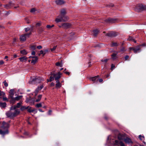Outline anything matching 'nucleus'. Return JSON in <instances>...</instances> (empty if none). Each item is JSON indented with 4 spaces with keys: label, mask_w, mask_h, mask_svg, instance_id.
<instances>
[{
    "label": "nucleus",
    "mask_w": 146,
    "mask_h": 146,
    "mask_svg": "<svg viewBox=\"0 0 146 146\" xmlns=\"http://www.w3.org/2000/svg\"><path fill=\"white\" fill-rule=\"evenodd\" d=\"M139 8L140 9L142 10H146V6L145 5H141L139 6Z\"/></svg>",
    "instance_id": "obj_20"
},
{
    "label": "nucleus",
    "mask_w": 146,
    "mask_h": 146,
    "mask_svg": "<svg viewBox=\"0 0 146 146\" xmlns=\"http://www.w3.org/2000/svg\"><path fill=\"white\" fill-rule=\"evenodd\" d=\"M38 110L40 111V112H43L44 111H42V110L40 109H38Z\"/></svg>",
    "instance_id": "obj_64"
},
{
    "label": "nucleus",
    "mask_w": 146,
    "mask_h": 146,
    "mask_svg": "<svg viewBox=\"0 0 146 146\" xmlns=\"http://www.w3.org/2000/svg\"><path fill=\"white\" fill-rule=\"evenodd\" d=\"M112 58L113 60L117 58V54L113 53L111 55Z\"/></svg>",
    "instance_id": "obj_28"
},
{
    "label": "nucleus",
    "mask_w": 146,
    "mask_h": 146,
    "mask_svg": "<svg viewBox=\"0 0 146 146\" xmlns=\"http://www.w3.org/2000/svg\"><path fill=\"white\" fill-rule=\"evenodd\" d=\"M36 11V9L35 8H33L31 9L30 11L31 13H34Z\"/></svg>",
    "instance_id": "obj_40"
},
{
    "label": "nucleus",
    "mask_w": 146,
    "mask_h": 146,
    "mask_svg": "<svg viewBox=\"0 0 146 146\" xmlns=\"http://www.w3.org/2000/svg\"><path fill=\"white\" fill-rule=\"evenodd\" d=\"M22 102L21 101L19 103L17 104V105H14L11 106L10 108V110H17V108H19L21 106L22 104Z\"/></svg>",
    "instance_id": "obj_9"
},
{
    "label": "nucleus",
    "mask_w": 146,
    "mask_h": 146,
    "mask_svg": "<svg viewBox=\"0 0 146 146\" xmlns=\"http://www.w3.org/2000/svg\"><path fill=\"white\" fill-rule=\"evenodd\" d=\"M5 95V93L3 91H1L0 90V96H4Z\"/></svg>",
    "instance_id": "obj_38"
},
{
    "label": "nucleus",
    "mask_w": 146,
    "mask_h": 146,
    "mask_svg": "<svg viewBox=\"0 0 146 146\" xmlns=\"http://www.w3.org/2000/svg\"><path fill=\"white\" fill-rule=\"evenodd\" d=\"M117 35V33L112 32L107 33L106 35L110 37H114Z\"/></svg>",
    "instance_id": "obj_12"
},
{
    "label": "nucleus",
    "mask_w": 146,
    "mask_h": 146,
    "mask_svg": "<svg viewBox=\"0 0 146 146\" xmlns=\"http://www.w3.org/2000/svg\"><path fill=\"white\" fill-rule=\"evenodd\" d=\"M125 51V48L124 47H122L120 50V51L121 52H124Z\"/></svg>",
    "instance_id": "obj_43"
},
{
    "label": "nucleus",
    "mask_w": 146,
    "mask_h": 146,
    "mask_svg": "<svg viewBox=\"0 0 146 146\" xmlns=\"http://www.w3.org/2000/svg\"><path fill=\"white\" fill-rule=\"evenodd\" d=\"M139 137L140 140L143 141V143L145 145L146 144V143L144 141L145 140V137L143 135H140L139 136Z\"/></svg>",
    "instance_id": "obj_19"
},
{
    "label": "nucleus",
    "mask_w": 146,
    "mask_h": 146,
    "mask_svg": "<svg viewBox=\"0 0 146 146\" xmlns=\"http://www.w3.org/2000/svg\"><path fill=\"white\" fill-rule=\"evenodd\" d=\"M115 67V66L113 64H112L111 66V69H113Z\"/></svg>",
    "instance_id": "obj_59"
},
{
    "label": "nucleus",
    "mask_w": 146,
    "mask_h": 146,
    "mask_svg": "<svg viewBox=\"0 0 146 146\" xmlns=\"http://www.w3.org/2000/svg\"><path fill=\"white\" fill-rule=\"evenodd\" d=\"M125 135L123 134L119 133L118 135L117 138L119 141H121L122 140H124L125 138Z\"/></svg>",
    "instance_id": "obj_10"
},
{
    "label": "nucleus",
    "mask_w": 146,
    "mask_h": 146,
    "mask_svg": "<svg viewBox=\"0 0 146 146\" xmlns=\"http://www.w3.org/2000/svg\"><path fill=\"white\" fill-rule=\"evenodd\" d=\"M71 24L70 23H63L61 25L59 26V27L62 28L64 29H66L70 28L71 27Z\"/></svg>",
    "instance_id": "obj_8"
},
{
    "label": "nucleus",
    "mask_w": 146,
    "mask_h": 146,
    "mask_svg": "<svg viewBox=\"0 0 146 146\" xmlns=\"http://www.w3.org/2000/svg\"><path fill=\"white\" fill-rule=\"evenodd\" d=\"M42 95H39L38 96V98L36 100H35L33 98H31V99L27 101V102H29L31 104H33L35 102H38L40 101L42 98Z\"/></svg>",
    "instance_id": "obj_4"
},
{
    "label": "nucleus",
    "mask_w": 146,
    "mask_h": 146,
    "mask_svg": "<svg viewBox=\"0 0 146 146\" xmlns=\"http://www.w3.org/2000/svg\"><path fill=\"white\" fill-rule=\"evenodd\" d=\"M64 73L66 74H68V75H70V73L68 72H65L64 71Z\"/></svg>",
    "instance_id": "obj_55"
},
{
    "label": "nucleus",
    "mask_w": 146,
    "mask_h": 146,
    "mask_svg": "<svg viewBox=\"0 0 146 146\" xmlns=\"http://www.w3.org/2000/svg\"><path fill=\"white\" fill-rule=\"evenodd\" d=\"M34 58H35V59L32 60L31 61V63H33L34 64H35L37 61L38 59V58L37 56H36Z\"/></svg>",
    "instance_id": "obj_22"
},
{
    "label": "nucleus",
    "mask_w": 146,
    "mask_h": 146,
    "mask_svg": "<svg viewBox=\"0 0 146 146\" xmlns=\"http://www.w3.org/2000/svg\"><path fill=\"white\" fill-rule=\"evenodd\" d=\"M68 17L66 15L60 14L55 19V21L58 23L61 22L66 21L68 19Z\"/></svg>",
    "instance_id": "obj_3"
},
{
    "label": "nucleus",
    "mask_w": 146,
    "mask_h": 146,
    "mask_svg": "<svg viewBox=\"0 0 146 146\" xmlns=\"http://www.w3.org/2000/svg\"><path fill=\"white\" fill-rule=\"evenodd\" d=\"M98 80H99V81L100 82H102L103 81V80L102 79H98Z\"/></svg>",
    "instance_id": "obj_56"
},
{
    "label": "nucleus",
    "mask_w": 146,
    "mask_h": 146,
    "mask_svg": "<svg viewBox=\"0 0 146 146\" xmlns=\"http://www.w3.org/2000/svg\"><path fill=\"white\" fill-rule=\"evenodd\" d=\"M51 76H50L49 79H48L47 80L48 82H50L53 80L54 79V76L53 74H51Z\"/></svg>",
    "instance_id": "obj_21"
},
{
    "label": "nucleus",
    "mask_w": 146,
    "mask_h": 146,
    "mask_svg": "<svg viewBox=\"0 0 146 146\" xmlns=\"http://www.w3.org/2000/svg\"><path fill=\"white\" fill-rule=\"evenodd\" d=\"M124 141L126 143H132L131 139L129 137L125 138Z\"/></svg>",
    "instance_id": "obj_14"
},
{
    "label": "nucleus",
    "mask_w": 146,
    "mask_h": 146,
    "mask_svg": "<svg viewBox=\"0 0 146 146\" xmlns=\"http://www.w3.org/2000/svg\"><path fill=\"white\" fill-rule=\"evenodd\" d=\"M36 56H30L29 57V58H35L36 57Z\"/></svg>",
    "instance_id": "obj_58"
},
{
    "label": "nucleus",
    "mask_w": 146,
    "mask_h": 146,
    "mask_svg": "<svg viewBox=\"0 0 146 146\" xmlns=\"http://www.w3.org/2000/svg\"><path fill=\"white\" fill-rule=\"evenodd\" d=\"M42 48V46L41 45L38 46H37V48L39 49Z\"/></svg>",
    "instance_id": "obj_48"
},
{
    "label": "nucleus",
    "mask_w": 146,
    "mask_h": 146,
    "mask_svg": "<svg viewBox=\"0 0 146 146\" xmlns=\"http://www.w3.org/2000/svg\"><path fill=\"white\" fill-rule=\"evenodd\" d=\"M39 90V87H38L35 90V91L34 92L35 94V96L37 95Z\"/></svg>",
    "instance_id": "obj_30"
},
{
    "label": "nucleus",
    "mask_w": 146,
    "mask_h": 146,
    "mask_svg": "<svg viewBox=\"0 0 146 146\" xmlns=\"http://www.w3.org/2000/svg\"><path fill=\"white\" fill-rule=\"evenodd\" d=\"M56 65L57 66H59L60 67H62L63 66L62 62H56Z\"/></svg>",
    "instance_id": "obj_26"
},
{
    "label": "nucleus",
    "mask_w": 146,
    "mask_h": 146,
    "mask_svg": "<svg viewBox=\"0 0 146 146\" xmlns=\"http://www.w3.org/2000/svg\"><path fill=\"white\" fill-rule=\"evenodd\" d=\"M40 31L42 32L44 31V30L42 28H40Z\"/></svg>",
    "instance_id": "obj_60"
},
{
    "label": "nucleus",
    "mask_w": 146,
    "mask_h": 146,
    "mask_svg": "<svg viewBox=\"0 0 146 146\" xmlns=\"http://www.w3.org/2000/svg\"><path fill=\"white\" fill-rule=\"evenodd\" d=\"M4 63V62L3 60H1L0 61V65L3 64Z\"/></svg>",
    "instance_id": "obj_50"
},
{
    "label": "nucleus",
    "mask_w": 146,
    "mask_h": 146,
    "mask_svg": "<svg viewBox=\"0 0 146 146\" xmlns=\"http://www.w3.org/2000/svg\"><path fill=\"white\" fill-rule=\"evenodd\" d=\"M14 111H13V110H11L6 112L5 114L7 117L10 118H13L19 115L20 113V111L18 109L14 110Z\"/></svg>",
    "instance_id": "obj_2"
},
{
    "label": "nucleus",
    "mask_w": 146,
    "mask_h": 146,
    "mask_svg": "<svg viewBox=\"0 0 146 146\" xmlns=\"http://www.w3.org/2000/svg\"><path fill=\"white\" fill-rule=\"evenodd\" d=\"M31 54L32 55H35V51H33L31 53Z\"/></svg>",
    "instance_id": "obj_52"
},
{
    "label": "nucleus",
    "mask_w": 146,
    "mask_h": 146,
    "mask_svg": "<svg viewBox=\"0 0 146 146\" xmlns=\"http://www.w3.org/2000/svg\"><path fill=\"white\" fill-rule=\"evenodd\" d=\"M115 20V19H108V21L111 23H114Z\"/></svg>",
    "instance_id": "obj_34"
},
{
    "label": "nucleus",
    "mask_w": 146,
    "mask_h": 146,
    "mask_svg": "<svg viewBox=\"0 0 146 146\" xmlns=\"http://www.w3.org/2000/svg\"><path fill=\"white\" fill-rule=\"evenodd\" d=\"M49 50L48 49H46L43 51V56H44L46 53H48L49 52Z\"/></svg>",
    "instance_id": "obj_35"
},
{
    "label": "nucleus",
    "mask_w": 146,
    "mask_h": 146,
    "mask_svg": "<svg viewBox=\"0 0 146 146\" xmlns=\"http://www.w3.org/2000/svg\"><path fill=\"white\" fill-rule=\"evenodd\" d=\"M39 87V90H41L43 88V85H41Z\"/></svg>",
    "instance_id": "obj_54"
},
{
    "label": "nucleus",
    "mask_w": 146,
    "mask_h": 146,
    "mask_svg": "<svg viewBox=\"0 0 146 146\" xmlns=\"http://www.w3.org/2000/svg\"><path fill=\"white\" fill-rule=\"evenodd\" d=\"M61 74L60 72H59L57 74H53L54 76L55 79L56 81L59 80V79L60 78V75Z\"/></svg>",
    "instance_id": "obj_11"
},
{
    "label": "nucleus",
    "mask_w": 146,
    "mask_h": 146,
    "mask_svg": "<svg viewBox=\"0 0 146 146\" xmlns=\"http://www.w3.org/2000/svg\"><path fill=\"white\" fill-rule=\"evenodd\" d=\"M99 76H97L94 77H92L90 78V80L93 81H95L98 80Z\"/></svg>",
    "instance_id": "obj_17"
},
{
    "label": "nucleus",
    "mask_w": 146,
    "mask_h": 146,
    "mask_svg": "<svg viewBox=\"0 0 146 146\" xmlns=\"http://www.w3.org/2000/svg\"><path fill=\"white\" fill-rule=\"evenodd\" d=\"M129 49L130 51L133 50L135 53H136L137 52H140L141 51L139 46H137L136 48L135 47H129Z\"/></svg>",
    "instance_id": "obj_7"
},
{
    "label": "nucleus",
    "mask_w": 146,
    "mask_h": 146,
    "mask_svg": "<svg viewBox=\"0 0 146 146\" xmlns=\"http://www.w3.org/2000/svg\"><path fill=\"white\" fill-rule=\"evenodd\" d=\"M35 106L36 108H39L42 107V104H41V103H40L36 104V105Z\"/></svg>",
    "instance_id": "obj_37"
},
{
    "label": "nucleus",
    "mask_w": 146,
    "mask_h": 146,
    "mask_svg": "<svg viewBox=\"0 0 146 146\" xmlns=\"http://www.w3.org/2000/svg\"><path fill=\"white\" fill-rule=\"evenodd\" d=\"M129 57L128 55H126L125 57V60H127L128 58H129Z\"/></svg>",
    "instance_id": "obj_47"
},
{
    "label": "nucleus",
    "mask_w": 146,
    "mask_h": 146,
    "mask_svg": "<svg viewBox=\"0 0 146 146\" xmlns=\"http://www.w3.org/2000/svg\"><path fill=\"white\" fill-rule=\"evenodd\" d=\"M66 14V10L64 9H62L60 11V14L64 15Z\"/></svg>",
    "instance_id": "obj_23"
},
{
    "label": "nucleus",
    "mask_w": 146,
    "mask_h": 146,
    "mask_svg": "<svg viewBox=\"0 0 146 146\" xmlns=\"http://www.w3.org/2000/svg\"><path fill=\"white\" fill-rule=\"evenodd\" d=\"M14 89H11L10 92H9V97L10 98H13L14 95Z\"/></svg>",
    "instance_id": "obj_16"
},
{
    "label": "nucleus",
    "mask_w": 146,
    "mask_h": 146,
    "mask_svg": "<svg viewBox=\"0 0 146 146\" xmlns=\"http://www.w3.org/2000/svg\"><path fill=\"white\" fill-rule=\"evenodd\" d=\"M56 87L57 88H60L62 86V84L60 83L59 80H57L56 81Z\"/></svg>",
    "instance_id": "obj_15"
},
{
    "label": "nucleus",
    "mask_w": 146,
    "mask_h": 146,
    "mask_svg": "<svg viewBox=\"0 0 146 146\" xmlns=\"http://www.w3.org/2000/svg\"><path fill=\"white\" fill-rule=\"evenodd\" d=\"M28 109V111L30 113L33 112L35 110V109H32L31 108V107H30Z\"/></svg>",
    "instance_id": "obj_32"
},
{
    "label": "nucleus",
    "mask_w": 146,
    "mask_h": 146,
    "mask_svg": "<svg viewBox=\"0 0 146 146\" xmlns=\"http://www.w3.org/2000/svg\"><path fill=\"white\" fill-rule=\"evenodd\" d=\"M22 96H19L15 98V99L16 101H18L20 99H21L22 97Z\"/></svg>",
    "instance_id": "obj_33"
},
{
    "label": "nucleus",
    "mask_w": 146,
    "mask_h": 146,
    "mask_svg": "<svg viewBox=\"0 0 146 146\" xmlns=\"http://www.w3.org/2000/svg\"><path fill=\"white\" fill-rule=\"evenodd\" d=\"M0 106L3 108H5L6 107V104L5 102L0 103Z\"/></svg>",
    "instance_id": "obj_29"
},
{
    "label": "nucleus",
    "mask_w": 146,
    "mask_h": 146,
    "mask_svg": "<svg viewBox=\"0 0 146 146\" xmlns=\"http://www.w3.org/2000/svg\"><path fill=\"white\" fill-rule=\"evenodd\" d=\"M31 33H25L22 35L20 37V39L21 41H24L26 40V37H29L31 35Z\"/></svg>",
    "instance_id": "obj_6"
},
{
    "label": "nucleus",
    "mask_w": 146,
    "mask_h": 146,
    "mask_svg": "<svg viewBox=\"0 0 146 146\" xmlns=\"http://www.w3.org/2000/svg\"><path fill=\"white\" fill-rule=\"evenodd\" d=\"M55 2L56 4L60 5L63 4L65 3V2L62 0H56Z\"/></svg>",
    "instance_id": "obj_13"
},
{
    "label": "nucleus",
    "mask_w": 146,
    "mask_h": 146,
    "mask_svg": "<svg viewBox=\"0 0 146 146\" xmlns=\"http://www.w3.org/2000/svg\"><path fill=\"white\" fill-rule=\"evenodd\" d=\"M3 83L4 84V85L5 87H7L8 86V84L7 83L6 80H5L3 82Z\"/></svg>",
    "instance_id": "obj_39"
},
{
    "label": "nucleus",
    "mask_w": 146,
    "mask_h": 146,
    "mask_svg": "<svg viewBox=\"0 0 146 146\" xmlns=\"http://www.w3.org/2000/svg\"><path fill=\"white\" fill-rule=\"evenodd\" d=\"M2 126L1 127V129L0 130V134L3 137L5 135L8 134L9 133L8 129L10 127L9 123L3 121Z\"/></svg>",
    "instance_id": "obj_1"
},
{
    "label": "nucleus",
    "mask_w": 146,
    "mask_h": 146,
    "mask_svg": "<svg viewBox=\"0 0 146 146\" xmlns=\"http://www.w3.org/2000/svg\"><path fill=\"white\" fill-rule=\"evenodd\" d=\"M11 98V99L10 100V103L13 104H14L15 102V101H16L15 99V98H14L13 97V98Z\"/></svg>",
    "instance_id": "obj_27"
},
{
    "label": "nucleus",
    "mask_w": 146,
    "mask_h": 146,
    "mask_svg": "<svg viewBox=\"0 0 146 146\" xmlns=\"http://www.w3.org/2000/svg\"><path fill=\"white\" fill-rule=\"evenodd\" d=\"M3 100L4 101H8V100L7 99V98L6 97H4L3 98Z\"/></svg>",
    "instance_id": "obj_44"
},
{
    "label": "nucleus",
    "mask_w": 146,
    "mask_h": 146,
    "mask_svg": "<svg viewBox=\"0 0 146 146\" xmlns=\"http://www.w3.org/2000/svg\"><path fill=\"white\" fill-rule=\"evenodd\" d=\"M29 106L25 107L24 106H21L20 109L21 111H23L29 108Z\"/></svg>",
    "instance_id": "obj_25"
},
{
    "label": "nucleus",
    "mask_w": 146,
    "mask_h": 146,
    "mask_svg": "<svg viewBox=\"0 0 146 146\" xmlns=\"http://www.w3.org/2000/svg\"><path fill=\"white\" fill-rule=\"evenodd\" d=\"M93 34L94 36H96L97 35L98 33V30H95L93 31Z\"/></svg>",
    "instance_id": "obj_24"
},
{
    "label": "nucleus",
    "mask_w": 146,
    "mask_h": 146,
    "mask_svg": "<svg viewBox=\"0 0 146 146\" xmlns=\"http://www.w3.org/2000/svg\"><path fill=\"white\" fill-rule=\"evenodd\" d=\"M40 53L41 54H42V55L43 56V51L42 50H41L40 51Z\"/></svg>",
    "instance_id": "obj_51"
},
{
    "label": "nucleus",
    "mask_w": 146,
    "mask_h": 146,
    "mask_svg": "<svg viewBox=\"0 0 146 146\" xmlns=\"http://www.w3.org/2000/svg\"><path fill=\"white\" fill-rule=\"evenodd\" d=\"M30 30L29 28H25V31L26 32H27Z\"/></svg>",
    "instance_id": "obj_49"
},
{
    "label": "nucleus",
    "mask_w": 146,
    "mask_h": 146,
    "mask_svg": "<svg viewBox=\"0 0 146 146\" xmlns=\"http://www.w3.org/2000/svg\"><path fill=\"white\" fill-rule=\"evenodd\" d=\"M146 46L145 44V43H144V44H142L140 45L139 46H139V47L140 48V47L141 46Z\"/></svg>",
    "instance_id": "obj_57"
},
{
    "label": "nucleus",
    "mask_w": 146,
    "mask_h": 146,
    "mask_svg": "<svg viewBox=\"0 0 146 146\" xmlns=\"http://www.w3.org/2000/svg\"><path fill=\"white\" fill-rule=\"evenodd\" d=\"M46 27L48 29H50L51 28V26L50 25H47L46 26Z\"/></svg>",
    "instance_id": "obj_53"
},
{
    "label": "nucleus",
    "mask_w": 146,
    "mask_h": 146,
    "mask_svg": "<svg viewBox=\"0 0 146 146\" xmlns=\"http://www.w3.org/2000/svg\"><path fill=\"white\" fill-rule=\"evenodd\" d=\"M20 52L21 54L23 55H25L27 54V51L25 50H21Z\"/></svg>",
    "instance_id": "obj_31"
},
{
    "label": "nucleus",
    "mask_w": 146,
    "mask_h": 146,
    "mask_svg": "<svg viewBox=\"0 0 146 146\" xmlns=\"http://www.w3.org/2000/svg\"><path fill=\"white\" fill-rule=\"evenodd\" d=\"M119 45L116 42H113L111 44V46H117Z\"/></svg>",
    "instance_id": "obj_36"
},
{
    "label": "nucleus",
    "mask_w": 146,
    "mask_h": 146,
    "mask_svg": "<svg viewBox=\"0 0 146 146\" xmlns=\"http://www.w3.org/2000/svg\"><path fill=\"white\" fill-rule=\"evenodd\" d=\"M52 112V111L51 110H49L48 111V113L50 115L51 114V113Z\"/></svg>",
    "instance_id": "obj_63"
},
{
    "label": "nucleus",
    "mask_w": 146,
    "mask_h": 146,
    "mask_svg": "<svg viewBox=\"0 0 146 146\" xmlns=\"http://www.w3.org/2000/svg\"><path fill=\"white\" fill-rule=\"evenodd\" d=\"M40 23H37L36 24V25L38 26H40Z\"/></svg>",
    "instance_id": "obj_61"
},
{
    "label": "nucleus",
    "mask_w": 146,
    "mask_h": 146,
    "mask_svg": "<svg viewBox=\"0 0 146 146\" xmlns=\"http://www.w3.org/2000/svg\"><path fill=\"white\" fill-rule=\"evenodd\" d=\"M54 84L53 82H52L50 84V86H53L54 85Z\"/></svg>",
    "instance_id": "obj_62"
},
{
    "label": "nucleus",
    "mask_w": 146,
    "mask_h": 146,
    "mask_svg": "<svg viewBox=\"0 0 146 146\" xmlns=\"http://www.w3.org/2000/svg\"><path fill=\"white\" fill-rule=\"evenodd\" d=\"M27 59V58L25 56L19 58L20 60L22 62L26 61Z\"/></svg>",
    "instance_id": "obj_18"
},
{
    "label": "nucleus",
    "mask_w": 146,
    "mask_h": 146,
    "mask_svg": "<svg viewBox=\"0 0 146 146\" xmlns=\"http://www.w3.org/2000/svg\"><path fill=\"white\" fill-rule=\"evenodd\" d=\"M108 59H104V60L102 59V60H101V61L102 62H106L108 61Z\"/></svg>",
    "instance_id": "obj_46"
},
{
    "label": "nucleus",
    "mask_w": 146,
    "mask_h": 146,
    "mask_svg": "<svg viewBox=\"0 0 146 146\" xmlns=\"http://www.w3.org/2000/svg\"><path fill=\"white\" fill-rule=\"evenodd\" d=\"M31 48L33 50H35V49L36 47L35 45H33L31 47Z\"/></svg>",
    "instance_id": "obj_42"
},
{
    "label": "nucleus",
    "mask_w": 146,
    "mask_h": 146,
    "mask_svg": "<svg viewBox=\"0 0 146 146\" xmlns=\"http://www.w3.org/2000/svg\"><path fill=\"white\" fill-rule=\"evenodd\" d=\"M133 38L131 37H129L127 39L128 40H132V41L133 40Z\"/></svg>",
    "instance_id": "obj_45"
},
{
    "label": "nucleus",
    "mask_w": 146,
    "mask_h": 146,
    "mask_svg": "<svg viewBox=\"0 0 146 146\" xmlns=\"http://www.w3.org/2000/svg\"><path fill=\"white\" fill-rule=\"evenodd\" d=\"M43 80L41 78L38 77L37 78H35L33 79L31 81H30L29 83L31 84L39 83L41 82V81Z\"/></svg>",
    "instance_id": "obj_5"
},
{
    "label": "nucleus",
    "mask_w": 146,
    "mask_h": 146,
    "mask_svg": "<svg viewBox=\"0 0 146 146\" xmlns=\"http://www.w3.org/2000/svg\"><path fill=\"white\" fill-rule=\"evenodd\" d=\"M56 46H54L52 48H50V50L51 51H53L55 50L56 48Z\"/></svg>",
    "instance_id": "obj_41"
}]
</instances>
